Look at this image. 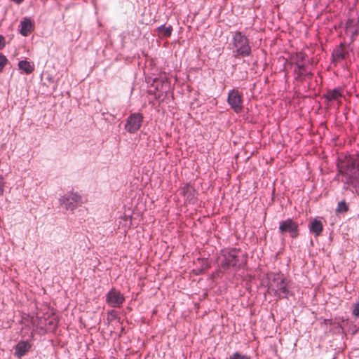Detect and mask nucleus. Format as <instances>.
<instances>
[{"instance_id":"1","label":"nucleus","mask_w":359,"mask_h":359,"mask_svg":"<svg viewBox=\"0 0 359 359\" xmlns=\"http://www.w3.org/2000/svg\"><path fill=\"white\" fill-rule=\"evenodd\" d=\"M231 45L234 57H245L250 55L252 51L250 41L241 32L237 31L233 34Z\"/></svg>"},{"instance_id":"2","label":"nucleus","mask_w":359,"mask_h":359,"mask_svg":"<svg viewBox=\"0 0 359 359\" xmlns=\"http://www.w3.org/2000/svg\"><path fill=\"white\" fill-rule=\"evenodd\" d=\"M269 290L279 298H286L289 294L287 284L280 274H273L269 278Z\"/></svg>"},{"instance_id":"3","label":"nucleus","mask_w":359,"mask_h":359,"mask_svg":"<svg viewBox=\"0 0 359 359\" xmlns=\"http://www.w3.org/2000/svg\"><path fill=\"white\" fill-rule=\"evenodd\" d=\"M337 168L338 173L336 177H339L340 175L343 176L350 175V172L359 168V164L353 156L348 155L339 159Z\"/></svg>"},{"instance_id":"4","label":"nucleus","mask_w":359,"mask_h":359,"mask_svg":"<svg viewBox=\"0 0 359 359\" xmlns=\"http://www.w3.org/2000/svg\"><path fill=\"white\" fill-rule=\"evenodd\" d=\"M60 203L67 210L74 211L83 203L82 196L76 192H69L60 198Z\"/></svg>"},{"instance_id":"5","label":"nucleus","mask_w":359,"mask_h":359,"mask_svg":"<svg viewBox=\"0 0 359 359\" xmlns=\"http://www.w3.org/2000/svg\"><path fill=\"white\" fill-rule=\"evenodd\" d=\"M227 102L236 113H240L243 107V93L238 89L231 90L228 94Z\"/></svg>"},{"instance_id":"6","label":"nucleus","mask_w":359,"mask_h":359,"mask_svg":"<svg viewBox=\"0 0 359 359\" xmlns=\"http://www.w3.org/2000/svg\"><path fill=\"white\" fill-rule=\"evenodd\" d=\"M279 231L282 235L288 233L292 238H297L299 234V226L292 219H287L280 222Z\"/></svg>"},{"instance_id":"7","label":"nucleus","mask_w":359,"mask_h":359,"mask_svg":"<svg viewBox=\"0 0 359 359\" xmlns=\"http://www.w3.org/2000/svg\"><path fill=\"white\" fill-rule=\"evenodd\" d=\"M142 121L143 116L140 114H133L128 117L125 129L130 133H134L140 128Z\"/></svg>"},{"instance_id":"8","label":"nucleus","mask_w":359,"mask_h":359,"mask_svg":"<svg viewBox=\"0 0 359 359\" xmlns=\"http://www.w3.org/2000/svg\"><path fill=\"white\" fill-rule=\"evenodd\" d=\"M125 301V298L123 294L121 293L120 291L112 288L106 296V302L107 304L111 307H120L123 302Z\"/></svg>"},{"instance_id":"9","label":"nucleus","mask_w":359,"mask_h":359,"mask_svg":"<svg viewBox=\"0 0 359 359\" xmlns=\"http://www.w3.org/2000/svg\"><path fill=\"white\" fill-rule=\"evenodd\" d=\"M238 252L236 250H224L222 252V259L221 265L223 268L235 266L238 261Z\"/></svg>"},{"instance_id":"10","label":"nucleus","mask_w":359,"mask_h":359,"mask_svg":"<svg viewBox=\"0 0 359 359\" xmlns=\"http://www.w3.org/2000/svg\"><path fill=\"white\" fill-rule=\"evenodd\" d=\"M344 177H346V181L344 189L347 190L348 187L351 186L359 194V168Z\"/></svg>"},{"instance_id":"11","label":"nucleus","mask_w":359,"mask_h":359,"mask_svg":"<svg viewBox=\"0 0 359 359\" xmlns=\"http://www.w3.org/2000/svg\"><path fill=\"white\" fill-rule=\"evenodd\" d=\"M348 55V51L344 45L341 43L334 50L332 55V61L336 63L340 62L345 60Z\"/></svg>"},{"instance_id":"12","label":"nucleus","mask_w":359,"mask_h":359,"mask_svg":"<svg viewBox=\"0 0 359 359\" xmlns=\"http://www.w3.org/2000/svg\"><path fill=\"white\" fill-rule=\"evenodd\" d=\"M19 27H20V29H19L20 33L22 36H27L32 32L33 28H34V25L29 18H25L20 22Z\"/></svg>"},{"instance_id":"13","label":"nucleus","mask_w":359,"mask_h":359,"mask_svg":"<svg viewBox=\"0 0 359 359\" xmlns=\"http://www.w3.org/2000/svg\"><path fill=\"white\" fill-rule=\"evenodd\" d=\"M32 345L27 341H20L15 347V355L18 358H21L25 355L29 350L31 348Z\"/></svg>"},{"instance_id":"14","label":"nucleus","mask_w":359,"mask_h":359,"mask_svg":"<svg viewBox=\"0 0 359 359\" xmlns=\"http://www.w3.org/2000/svg\"><path fill=\"white\" fill-rule=\"evenodd\" d=\"M310 231L315 233L316 236H318L323 229V226L321 221L315 219L312 221L309 226Z\"/></svg>"},{"instance_id":"15","label":"nucleus","mask_w":359,"mask_h":359,"mask_svg":"<svg viewBox=\"0 0 359 359\" xmlns=\"http://www.w3.org/2000/svg\"><path fill=\"white\" fill-rule=\"evenodd\" d=\"M182 194L187 200L189 202H194L195 199V190L192 186L186 184L182 188Z\"/></svg>"},{"instance_id":"16","label":"nucleus","mask_w":359,"mask_h":359,"mask_svg":"<svg viewBox=\"0 0 359 359\" xmlns=\"http://www.w3.org/2000/svg\"><path fill=\"white\" fill-rule=\"evenodd\" d=\"M18 67L20 70L25 72L27 74L32 73L34 70V66L30 62L21 60L18 63Z\"/></svg>"},{"instance_id":"17","label":"nucleus","mask_w":359,"mask_h":359,"mask_svg":"<svg viewBox=\"0 0 359 359\" xmlns=\"http://www.w3.org/2000/svg\"><path fill=\"white\" fill-rule=\"evenodd\" d=\"M342 96L341 93L337 89L329 90L325 97L329 101L338 100Z\"/></svg>"},{"instance_id":"18","label":"nucleus","mask_w":359,"mask_h":359,"mask_svg":"<svg viewBox=\"0 0 359 359\" xmlns=\"http://www.w3.org/2000/svg\"><path fill=\"white\" fill-rule=\"evenodd\" d=\"M172 26L165 27V25H161L157 28L158 34H161L163 37H169L172 34Z\"/></svg>"},{"instance_id":"19","label":"nucleus","mask_w":359,"mask_h":359,"mask_svg":"<svg viewBox=\"0 0 359 359\" xmlns=\"http://www.w3.org/2000/svg\"><path fill=\"white\" fill-rule=\"evenodd\" d=\"M348 210V206L344 201L338 203L337 208L336 209L337 212H346Z\"/></svg>"},{"instance_id":"20","label":"nucleus","mask_w":359,"mask_h":359,"mask_svg":"<svg viewBox=\"0 0 359 359\" xmlns=\"http://www.w3.org/2000/svg\"><path fill=\"white\" fill-rule=\"evenodd\" d=\"M296 67L297 69H295V73L297 74L298 77H302L306 74L305 66L304 65L296 62Z\"/></svg>"},{"instance_id":"21","label":"nucleus","mask_w":359,"mask_h":359,"mask_svg":"<svg viewBox=\"0 0 359 359\" xmlns=\"http://www.w3.org/2000/svg\"><path fill=\"white\" fill-rule=\"evenodd\" d=\"M229 359H250V358L246 355L236 352L231 355Z\"/></svg>"},{"instance_id":"22","label":"nucleus","mask_w":359,"mask_h":359,"mask_svg":"<svg viewBox=\"0 0 359 359\" xmlns=\"http://www.w3.org/2000/svg\"><path fill=\"white\" fill-rule=\"evenodd\" d=\"M8 62V59L6 56L3 55H0V72H1L5 67V65Z\"/></svg>"},{"instance_id":"23","label":"nucleus","mask_w":359,"mask_h":359,"mask_svg":"<svg viewBox=\"0 0 359 359\" xmlns=\"http://www.w3.org/2000/svg\"><path fill=\"white\" fill-rule=\"evenodd\" d=\"M353 316L356 318H359V302L354 304V308L352 311Z\"/></svg>"},{"instance_id":"24","label":"nucleus","mask_w":359,"mask_h":359,"mask_svg":"<svg viewBox=\"0 0 359 359\" xmlns=\"http://www.w3.org/2000/svg\"><path fill=\"white\" fill-rule=\"evenodd\" d=\"M4 182L2 176L0 175V195H2L4 193Z\"/></svg>"},{"instance_id":"25","label":"nucleus","mask_w":359,"mask_h":359,"mask_svg":"<svg viewBox=\"0 0 359 359\" xmlns=\"http://www.w3.org/2000/svg\"><path fill=\"white\" fill-rule=\"evenodd\" d=\"M5 45L4 37L0 35V48H2Z\"/></svg>"},{"instance_id":"26","label":"nucleus","mask_w":359,"mask_h":359,"mask_svg":"<svg viewBox=\"0 0 359 359\" xmlns=\"http://www.w3.org/2000/svg\"><path fill=\"white\" fill-rule=\"evenodd\" d=\"M300 57H301V60H303V57H303V55H302V54H301V55H300Z\"/></svg>"}]
</instances>
